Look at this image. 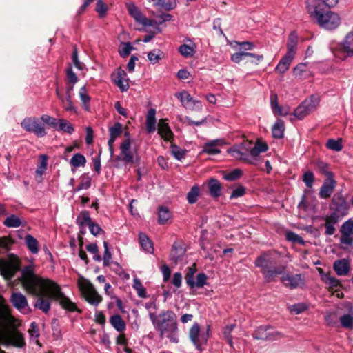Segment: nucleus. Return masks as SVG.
Returning <instances> with one entry per match:
<instances>
[{"instance_id":"393cba45","label":"nucleus","mask_w":353,"mask_h":353,"mask_svg":"<svg viewBox=\"0 0 353 353\" xmlns=\"http://www.w3.org/2000/svg\"><path fill=\"white\" fill-rule=\"evenodd\" d=\"M335 181L332 176L328 177L324 182L320 190V196L323 199L328 198L334 188Z\"/></svg>"},{"instance_id":"423d86ee","label":"nucleus","mask_w":353,"mask_h":353,"mask_svg":"<svg viewBox=\"0 0 353 353\" xmlns=\"http://www.w3.org/2000/svg\"><path fill=\"white\" fill-rule=\"evenodd\" d=\"M189 337L198 350H201L203 345H206L208 339V331H202L197 323H194L189 330Z\"/></svg>"},{"instance_id":"3c124183","label":"nucleus","mask_w":353,"mask_h":353,"mask_svg":"<svg viewBox=\"0 0 353 353\" xmlns=\"http://www.w3.org/2000/svg\"><path fill=\"white\" fill-rule=\"evenodd\" d=\"M10 341L17 347H22L24 344L23 336L18 332H13L10 336Z\"/></svg>"},{"instance_id":"774afa93","label":"nucleus","mask_w":353,"mask_h":353,"mask_svg":"<svg viewBox=\"0 0 353 353\" xmlns=\"http://www.w3.org/2000/svg\"><path fill=\"white\" fill-rule=\"evenodd\" d=\"M267 336H268L266 339L267 341H274V340H277V339L283 337V334L281 332H279L276 330H274V329H272L271 327H269Z\"/></svg>"},{"instance_id":"e2e57ef3","label":"nucleus","mask_w":353,"mask_h":353,"mask_svg":"<svg viewBox=\"0 0 353 353\" xmlns=\"http://www.w3.org/2000/svg\"><path fill=\"white\" fill-rule=\"evenodd\" d=\"M241 174L242 171L240 169H235L230 172L225 174L223 178L228 181H234L239 179Z\"/></svg>"},{"instance_id":"20e7f679","label":"nucleus","mask_w":353,"mask_h":353,"mask_svg":"<svg viewBox=\"0 0 353 353\" xmlns=\"http://www.w3.org/2000/svg\"><path fill=\"white\" fill-rule=\"evenodd\" d=\"M78 285L83 298L91 305L97 306L101 303L103 298L97 292L94 285L83 277L78 280Z\"/></svg>"},{"instance_id":"c9c22d12","label":"nucleus","mask_w":353,"mask_h":353,"mask_svg":"<svg viewBox=\"0 0 353 353\" xmlns=\"http://www.w3.org/2000/svg\"><path fill=\"white\" fill-rule=\"evenodd\" d=\"M56 94L59 99L61 101L62 105L65 110L71 111L74 109L71 101L72 95L66 94L65 97H63L58 89L56 90Z\"/></svg>"},{"instance_id":"c85d7f7f","label":"nucleus","mask_w":353,"mask_h":353,"mask_svg":"<svg viewBox=\"0 0 353 353\" xmlns=\"http://www.w3.org/2000/svg\"><path fill=\"white\" fill-rule=\"evenodd\" d=\"M3 224L8 228H18L25 226L26 222L19 216L12 214L4 220Z\"/></svg>"},{"instance_id":"0e129e2a","label":"nucleus","mask_w":353,"mask_h":353,"mask_svg":"<svg viewBox=\"0 0 353 353\" xmlns=\"http://www.w3.org/2000/svg\"><path fill=\"white\" fill-rule=\"evenodd\" d=\"M234 325H230L226 326L223 332L224 338L226 339L227 342L229 343L230 347H232V338L231 336V332H232Z\"/></svg>"},{"instance_id":"f8f14e48","label":"nucleus","mask_w":353,"mask_h":353,"mask_svg":"<svg viewBox=\"0 0 353 353\" xmlns=\"http://www.w3.org/2000/svg\"><path fill=\"white\" fill-rule=\"evenodd\" d=\"M175 96L180 99L182 105L188 109L192 110L194 109L201 110L202 109L201 102L197 100H194L190 94L185 91L176 93Z\"/></svg>"},{"instance_id":"ea45409f","label":"nucleus","mask_w":353,"mask_h":353,"mask_svg":"<svg viewBox=\"0 0 353 353\" xmlns=\"http://www.w3.org/2000/svg\"><path fill=\"white\" fill-rule=\"evenodd\" d=\"M56 130H61L68 134H72L74 130L72 125L65 119L59 120L58 127Z\"/></svg>"},{"instance_id":"f03ea898","label":"nucleus","mask_w":353,"mask_h":353,"mask_svg":"<svg viewBox=\"0 0 353 353\" xmlns=\"http://www.w3.org/2000/svg\"><path fill=\"white\" fill-rule=\"evenodd\" d=\"M149 317L160 338H168L173 343H178V325L176 316L171 310H163L159 315L149 312Z\"/></svg>"},{"instance_id":"864d4df0","label":"nucleus","mask_w":353,"mask_h":353,"mask_svg":"<svg viewBox=\"0 0 353 353\" xmlns=\"http://www.w3.org/2000/svg\"><path fill=\"white\" fill-rule=\"evenodd\" d=\"M310 113L306 109V108L301 103L299 106H298L294 112V115L299 119L301 120L304 119L306 116L310 114Z\"/></svg>"},{"instance_id":"f257e3e1","label":"nucleus","mask_w":353,"mask_h":353,"mask_svg":"<svg viewBox=\"0 0 353 353\" xmlns=\"http://www.w3.org/2000/svg\"><path fill=\"white\" fill-rule=\"evenodd\" d=\"M19 280L27 292L37 296L34 306L43 312L47 313L49 311L50 299L59 301L65 310L71 312L77 310L75 304L64 296L56 283L35 274L34 264L32 263L22 269L21 276Z\"/></svg>"},{"instance_id":"338daca9","label":"nucleus","mask_w":353,"mask_h":353,"mask_svg":"<svg viewBox=\"0 0 353 353\" xmlns=\"http://www.w3.org/2000/svg\"><path fill=\"white\" fill-rule=\"evenodd\" d=\"M108 10L107 6L103 2L102 0H97L96 10L101 17L105 15Z\"/></svg>"},{"instance_id":"bb28decb","label":"nucleus","mask_w":353,"mask_h":353,"mask_svg":"<svg viewBox=\"0 0 353 353\" xmlns=\"http://www.w3.org/2000/svg\"><path fill=\"white\" fill-rule=\"evenodd\" d=\"M294 57V55L286 53L277 65L276 71L281 74L285 72L288 70Z\"/></svg>"},{"instance_id":"a878e982","label":"nucleus","mask_w":353,"mask_h":353,"mask_svg":"<svg viewBox=\"0 0 353 353\" xmlns=\"http://www.w3.org/2000/svg\"><path fill=\"white\" fill-rule=\"evenodd\" d=\"M156 110L150 109L146 117L145 127L148 133L154 132L156 130Z\"/></svg>"},{"instance_id":"4c0bfd02","label":"nucleus","mask_w":353,"mask_h":353,"mask_svg":"<svg viewBox=\"0 0 353 353\" xmlns=\"http://www.w3.org/2000/svg\"><path fill=\"white\" fill-rule=\"evenodd\" d=\"M272 135L274 138L281 139L283 136L284 123L281 120H278L272 128Z\"/></svg>"},{"instance_id":"79ce46f5","label":"nucleus","mask_w":353,"mask_h":353,"mask_svg":"<svg viewBox=\"0 0 353 353\" xmlns=\"http://www.w3.org/2000/svg\"><path fill=\"white\" fill-rule=\"evenodd\" d=\"M341 326L345 329L352 330L353 328V314H344L340 318Z\"/></svg>"},{"instance_id":"8fccbe9b","label":"nucleus","mask_w":353,"mask_h":353,"mask_svg":"<svg viewBox=\"0 0 353 353\" xmlns=\"http://www.w3.org/2000/svg\"><path fill=\"white\" fill-rule=\"evenodd\" d=\"M48 159L46 155H41L39 157V164L36 170L37 174L41 176L47 168Z\"/></svg>"},{"instance_id":"4468645a","label":"nucleus","mask_w":353,"mask_h":353,"mask_svg":"<svg viewBox=\"0 0 353 353\" xmlns=\"http://www.w3.org/2000/svg\"><path fill=\"white\" fill-rule=\"evenodd\" d=\"M250 142H245L241 145L228 150V153L234 158L243 161L250 162L248 158V151Z\"/></svg>"},{"instance_id":"a18cd8bd","label":"nucleus","mask_w":353,"mask_h":353,"mask_svg":"<svg viewBox=\"0 0 353 353\" xmlns=\"http://www.w3.org/2000/svg\"><path fill=\"white\" fill-rule=\"evenodd\" d=\"M170 218V213L167 208L160 207L159 210V223L165 224Z\"/></svg>"},{"instance_id":"412c9836","label":"nucleus","mask_w":353,"mask_h":353,"mask_svg":"<svg viewBox=\"0 0 353 353\" xmlns=\"http://www.w3.org/2000/svg\"><path fill=\"white\" fill-rule=\"evenodd\" d=\"M126 73L123 70L118 69L113 76V81L121 91H126L129 88L128 81L126 79Z\"/></svg>"},{"instance_id":"dca6fc26","label":"nucleus","mask_w":353,"mask_h":353,"mask_svg":"<svg viewBox=\"0 0 353 353\" xmlns=\"http://www.w3.org/2000/svg\"><path fill=\"white\" fill-rule=\"evenodd\" d=\"M0 321L4 325L11 326L14 325V319L11 316L10 309L8 305L4 303V300L0 296Z\"/></svg>"},{"instance_id":"de8ad7c7","label":"nucleus","mask_w":353,"mask_h":353,"mask_svg":"<svg viewBox=\"0 0 353 353\" xmlns=\"http://www.w3.org/2000/svg\"><path fill=\"white\" fill-rule=\"evenodd\" d=\"M183 254L184 250L182 248L173 247L170 253V258L176 263L179 261L181 260Z\"/></svg>"},{"instance_id":"4d7b16f0","label":"nucleus","mask_w":353,"mask_h":353,"mask_svg":"<svg viewBox=\"0 0 353 353\" xmlns=\"http://www.w3.org/2000/svg\"><path fill=\"white\" fill-rule=\"evenodd\" d=\"M341 234L353 235V220L350 219L344 222L341 228Z\"/></svg>"},{"instance_id":"b1692460","label":"nucleus","mask_w":353,"mask_h":353,"mask_svg":"<svg viewBox=\"0 0 353 353\" xmlns=\"http://www.w3.org/2000/svg\"><path fill=\"white\" fill-rule=\"evenodd\" d=\"M10 301L12 305L19 310H24L28 307L26 297L21 293H12Z\"/></svg>"},{"instance_id":"6ab92c4d","label":"nucleus","mask_w":353,"mask_h":353,"mask_svg":"<svg viewBox=\"0 0 353 353\" xmlns=\"http://www.w3.org/2000/svg\"><path fill=\"white\" fill-rule=\"evenodd\" d=\"M190 272L188 273L185 279L187 284L191 288L197 287L202 288L206 283L207 276L203 273H200L196 276V281H194L192 279V275L194 274V271L191 269L190 270Z\"/></svg>"},{"instance_id":"39448f33","label":"nucleus","mask_w":353,"mask_h":353,"mask_svg":"<svg viewBox=\"0 0 353 353\" xmlns=\"http://www.w3.org/2000/svg\"><path fill=\"white\" fill-rule=\"evenodd\" d=\"M21 125L25 130L32 132L39 137H43L47 134L41 117H26L22 121Z\"/></svg>"},{"instance_id":"0eeeda50","label":"nucleus","mask_w":353,"mask_h":353,"mask_svg":"<svg viewBox=\"0 0 353 353\" xmlns=\"http://www.w3.org/2000/svg\"><path fill=\"white\" fill-rule=\"evenodd\" d=\"M338 56L342 60L353 57V32H349L336 49Z\"/></svg>"},{"instance_id":"a211bd4d","label":"nucleus","mask_w":353,"mask_h":353,"mask_svg":"<svg viewBox=\"0 0 353 353\" xmlns=\"http://www.w3.org/2000/svg\"><path fill=\"white\" fill-rule=\"evenodd\" d=\"M333 269L338 276H347L350 272V264L347 259L336 260L333 263Z\"/></svg>"},{"instance_id":"5701e85b","label":"nucleus","mask_w":353,"mask_h":353,"mask_svg":"<svg viewBox=\"0 0 353 353\" xmlns=\"http://www.w3.org/2000/svg\"><path fill=\"white\" fill-rule=\"evenodd\" d=\"M222 144L223 141L219 139L209 141L203 145L202 152L211 155L217 154L221 152L219 148Z\"/></svg>"},{"instance_id":"4be33fe9","label":"nucleus","mask_w":353,"mask_h":353,"mask_svg":"<svg viewBox=\"0 0 353 353\" xmlns=\"http://www.w3.org/2000/svg\"><path fill=\"white\" fill-rule=\"evenodd\" d=\"M323 282L327 285L328 290L332 292H338L342 288L341 281L331 274L325 275Z\"/></svg>"},{"instance_id":"5fc2aeb1","label":"nucleus","mask_w":353,"mask_h":353,"mask_svg":"<svg viewBox=\"0 0 353 353\" xmlns=\"http://www.w3.org/2000/svg\"><path fill=\"white\" fill-rule=\"evenodd\" d=\"M199 194V188L197 186H194L192 188L190 191L188 193L187 199L189 203H194Z\"/></svg>"},{"instance_id":"13d9d810","label":"nucleus","mask_w":353,"mask_h":353,"mask_svg":"<svg viewBox=\"0 0 353 353\" xmlns=\"http://www.w3.org/2000/svg\"><path fill=\"white\" fill-rule=\"evenodd\" d=\"M326 146L332 150L339 152L341 151L343 148L341 140H334V139H329L326 143Z\"/></svg>"},{"instance_id":"58836bf2","label":"nucleus","mask_w":353,"mask_h":353,"mask_svg":"<svg viewBox=\"0 0 353 353\" xmlns=\"http://www.w3.org/2000/svg\"><path fill=\"white\" fill-rule=\"evenodd\" d=\"M250 154L252 157H256L259 155L260 153L264 152L268 150V145L261 142H256L253 148H250Z\"/></svg>"},{"instance_id":"cd10ccee","label":"nucleus","mask_w":353,"mask_h":353,"mask_svg":"<svg viewBox=\"0 0 353 353\" xmlns=\"http://www.w3.org/2000/svg\"><path fill=\"white\" fill-rule=\"evenodd\" d=\"M294 74L296 77L301 79H306L312 75L311 71L305 63L297 65L294 69Z\"/></svg>"},{"instance_id":"2f4dec72","label":"nucleus","mask_w":353,"mask_h":353,"mask_svg":"<svg viewBox=\"0 0 353 353\" xmlns=\"http://www.w3.org/2000/svg\"><path fill=\"white\" fill-rule=\"evenodd\" d=\"M112 326L118 332H121L125 329V323L119 314H114L110 319Z\"/></svg>"},{"instance_id":"f3484780","label":"nucleus","mask_w":353,"mask_h":353,"mask_svg":"<svg viewBox=\"0 0 353 353\" xmlns=\"http://www.w3.org/2000/svg\"><path fill=\"white\" fill-rule=\"evenodd\" d=\"M120 149L122 160L125 163H134V153L130 149V140L129 139H126L121 143Z\"/></svg>"},{"instance_id":"9b49d317","label":"nucleus","mask_w":353,"mask_h":353,"mask_svg":"<svg viewBox=\"0 0 353 353\" xmlns=\"http://www.w3.org/2000/svg\"><path fill=\"white\" fill-rule=\"evenodd\" d=\"M19 270V265L17 262L0 260V272L6 279H11Z\"/></svg>"},{"instance_id":"680f3d73","label":"nucleus","mask_w":353,"mask_h":353,"mask_svg":"<svg viewBox=\"0 0 353 353\" xmlns=\"http://www.w3.org/2000/svg\"><path fill=\"white\" fill-rule=\"evenodd\" d=\"M180 121L185 123L188 125H201L205 122V118H202L198 121H193L190 117H185L184 118H180Z\"/></svg>"},{"instance_id":"72a5a7b5","label":"nucleus","mask_w":353,"mask_h":353,"mask_svg":"<svg viewBox=\"0 0 353 353\" xmlns=\"http://www.w3.org/2000/svg\"><path fill=\"white\" fill-rule=\"evenodd\" d=\"M298 42V36L295 32H291L289 35L287 43V53L294 55L296 51V45Z\"/></svg>"},{"instance_id":"aec40b11","label":"nucleus","mask_w":353,"mask_h":353,"mask_svg":"<svg viewBox=\"0 0 353 353\" xmlns=\"http://www.w3.org/2000/svg\"><path fill=\"white\" fill-rule=\"evenodd\" d=\"M285 266H279L274 268H269L267 269H264L263 270H261V273L264 275L265 279L267 282H272L276 281V277L281 274L285 271Z\"/></svg>"},{"instance_id":"052dcab7","label":"nucleus","mask_w":353,"mask_h":353,"mask_svg":"<svg viewBox=\"0 0 353 353\" xmlns=\"http://www.w3.org/2000/svg\"><path fill=\"white\" fill-rule=\"evenodd\" d=\"M162 54L159 50H152L148 52V58L152 64H155L161 59Z\"/></svg>"},{"instance_id":"6e6552de","label":"nucleus","mask_w":353,"mask_h":353,"mask_svg":"<svg viewBox=\"0 0 353 353\" xmlns=\"http://www.w3.org/2000/svg\"><path fill=\"white\" fill-rule=\"evenodd\" d=\"M281 283L287 288L294 289L305 285V277L301 274H286L281 277Z\"/></svg>"},{"instance_id":"49530a36","label":"nucleus","mask_w":353,"mask_h":353,"mask_svg":"<svg viewBox=\"0 0 353 353\" xmlns=\"http://www.w3.org/2000/svg\"><path fill=\"white\" fill-rule=\"evenodd\" d=\"M179 51L181 54L185 57H190L194 55L195 50L193 46L183 44L179 46Z\"/></svg>"},{"instance_id":"1a4fd4ad","label":"nucleus","mask_w":353,"mask_h":353,"mask_svg":"<svg viewBox=\"0 0 353 353\" xmlns=\"http://www.w3.org/2000/svg\"><path fill=\"white\" fill-rule=\"evenodd\" d=\"M126 7L129 14L134 20L143 26H152L156 23L154 20L149 19L143 15L139 9L133 3H126Z\"/></svg>"},{"instance_id":"c756f323","label":"nucleus","mask_w":353,"mask_h":353,"mask_svg":"<svg viewBox=\"0 0 353 353\" xmlns=\"http://www.w3.org/2000/svg\"><path fill=\"white\" fill-rule=\"evenodd\" d=\"M122 132V125L119 123H116L112 127L110 128V137L108 140V145L111 152H112V145L116 139Z\"/></svg>"},{"instance_id":"69168bd1","label":"nucleus","mask_w":353,"mask_h":353,"mask_svg":"<svg viewBox=\"0 0 353 353\" xmlns=\"http://www.w3.org/2000/svg\"><path fill=\"white\" fill-rule=\"evenodd\" d=\"M286 239L290 241L297 242L300 244H304L303 239L292 232H287L285 234Z\"/></svg>"},{"instance_id":"e433bc0d","label":"nucleus","mask_w":353,"mask_h":353,"mask_svg":"<svg viewBox=\"0 0 353 353\" xmlns=\"http://www.w3.org/2000/svg\"><path fill=\"white\" fill-rule=\"evenodd\" d=\"M208 189L210 194L214 197H218L221 194V184L215 179H211L209 181Z\"/></svg>"},{"instance_id":"09e8293b","label":"nucleus","mask_w":353,"mask_h":353,"mask_svg":"<svg viewBox=\"0 0 353 353\" xmlns=\"http://www.w3.org/2000/svg\"><path fill=\"white\" fill-rule=\"evenodd\" d=\"M92 221L90 219L89 213L88 212H83L77 219V223L80 225L83 226L84 225H87L88 226Z\"/></svg>"},{"instance_id":"37998d69","label":"nucleus","mask_w":353,"mask_h":353,"mask_svg":"<svg viewBox=\"0 0 353 353\" xmlns=\"http://www.w3.org/2000/svg\"><path fill=\"white\" fill-rule=\"evenodd\" d=\"M41 120L43 125H47L49 127H52L54 129L57 128V127H58L59 120H57V119H55L50 115L43 114L41 117Z\"/></svg>"},{"instance_id":"7c9ffc66","label":"nucleus","mask_w":353,"mask_h":353,"mask_svg":"<svg viewBox=\"0 0 353 353\" xmlns=\"http://www.w3.org/2000/svg\"><path fill=\"white\" fill-rule=\"evenodd\" d=\"M320 98L316 95H312L309 99H305L302 103L310 113L315 111L319 104Z\"/></svg>"},{"instance_id":"6e6d98bb","label":"nucleus","mask_w":353,"mask_h":353,"mask_svg":"<svg viewBox=\"0 0 353 353\" xmlns=\"http://www.w3.org/2000/svg\"><path fill=\"white\" fill-rule=\"evenodd\" d=\"M289 311L295 314H299L307 309V307L304 303H297L288 306Z\"/></svg>"},{"instance_id":"f704fd0d","label":"nucleus","mask_w":353,"mask_h":353,"mask_svg":"<svg viewBox=\"0 0 353 353\" xmlns=\"http://www.w3.org/2000/svg\"><path fill=\"white\" fill-rule=\"evenodd\" d=\"M25 243L29 250L32 254H37L39 252L38 241L30 234L25 236Z\"/></svg>"},{"instance_id":"bf43d9fd","label":"nucleus","mask_w":353,"mask_h":353,"mask_svg":"<svg viewBox=\"0 0 353 353\" xmlns=\"http://www.w3.org/2000/svg\"><path fill=\"white\" fill-rule=\"evenodd\" d=\"M316 168L319 172L327 176V178L330 177V176H332V173L329 171V165L327 163L322 161H318L316 162Z\"/></svg>"},{"instance_id":"c03bdc74","label":"nucleus","mask_w":353,"mask_h":353,"mask_svg":"<svg viewBox=\"0 0 353 353\" xmlns=\"http://www.w3.org/2000/svg\"><path fill=\"white\" fill-rule=\"evenodd\" d=\"M133 288L137 291V294L141 298L146 297V292L145 288L143 286L141 282L137 279H133Z\"/></svg>"},{"instance_id":"ddd939ff","label":"nucleus","mask_w":353,"mask_h":353,"mask_svg":"<svg viewBox=\"0 0 353 353\" xmlns=\"http://www.w3.org/2000/svg\"><path fill=\"white\" fill-rule=\"evenodd\" d=\"M330 208L332 212L343 218L348 213L349 205L344 198L341 196L334 197Z\"/></svg>"},{"instance_id":"2eb2a0df","label":"nucleus","mask_w":353,"mask_h":353,"mask_svg":"<svg viewBox=\"0 0 353 353\" xmlns=\"http://www.w3.org/2000/svg\"><path fill=\"white\" fill-rule=\"evenodd\" d=\"M158 134L165 141H172L174 134L170 129L167 119H161L157 125Z\"/></svg>"},{"instance_id":"473e14b6","label":"nucleus","mask_w":353,"mask_h":353,"mask_svg":"<svg viewBox=\"0 0 353 353\" xmlns=\"http://www.w3.org/2000/svg\"><path fill=\"white\" fill-rule=\"evenodd\" d=\"M139 239L141 246L145 251L149 253L153 252V243L145 234L141 232L139 235Z\"/></svg>"},{"instance_id":"603ef678","label":"nucleus","mask_w":353,"mask_h":353,"mask_svg":"<svg viewBox=\"0 0 353 353\" xmlns=\"http://www.w3.org/2000/svg\"><path fill=\"white\" fill-rule=\"evenodd\" d=\"M269 327H259L254 334V337L259 340H266L268 337L267 336L268 333Z\"/></svg>"},{"instance_id":"a19ab883","label":"nucleus","mask_w":353,"mask_h":353,"mask_svg":"<svg viewBox=\"0 0 353 353\" xmlns=\"http://www.w3.org/2000/svg\"><path fill=\"white\" fill-rule=\"evenodd\" d=\"M86 163L85 157L79 153L75 154L70 159V163L71 165L77 168L84 166Z\"/></svg>"},{"instance_id":"7ed1b4c3","label":"nucleus","mask_w":353,"mask_h":353,"mask_svg":"<svg viewBox=\"0 0 353 353\" xmlns=\"http://www.w3.org/2000/svg\"><path fill=\"white\" fill-rule=\"evenodd\" d=\"M306 8L312 19L323 29L334 30L341 24L340 16L330 8L320 5L317 0H306Z\"/></svg>"},{"instance_id":"9d476101","label":"nucleus","mask_w":353,"mask_h":353,"mask_svg":"<svg viewBox=\"0 0 353 353\" xmlns=\"http://www.w3.org/2000/svg\"><path fill=\"white\" fill-rule=\"evenodd\" d=\"M276 255L277 252L275 251L264 252L256 259L254 264L256 267L261 268V270L272 268L276 263Z\"/></svg>"}]
</instances>
